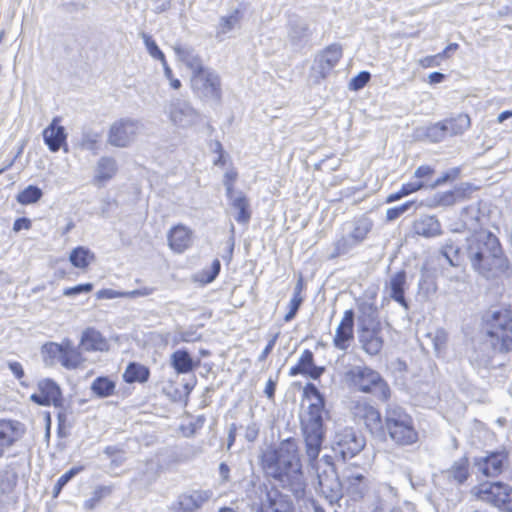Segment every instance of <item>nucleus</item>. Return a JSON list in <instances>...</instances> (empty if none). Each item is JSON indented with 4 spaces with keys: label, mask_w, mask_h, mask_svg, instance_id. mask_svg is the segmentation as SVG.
Instances as JSON below:
<instances>
[{
    "label": "nucleus",
    "mask_w": 512,
    "mask_h": 512,
    "mask_svg": "<svg viewBox=\"0 0 512 512\" xmlns=\"http://www.w3.org/2000/svg\"><path fill=\"white\" fill-rule=\"evenodd\" d=\"M478 212L475 209H464L461 213V228L472 232L466 239V255L472 269L485 279L509 277L511 265L505 256L498 237L487 229L480 228Z\"/></svg>",
    "instance_id": "1"
},
{
    "label": "nucleus",
    "mask_w": 512,
    "mask_h": 512,
    "mask_svg": "<svg viewBox=\"0 0 512 512\" xmlns=\"http://www.w3.org/2000/svg\"><path fill=\"white\" fill-rule=\"evenodd\" d=\"M302 432L305 441V454L309 466L317 475L316 490L330 503L342 496V483L328 455L319 458L324 440L322 404H310L307 413L303 416Z\"/></svg>",
    "instance_id": "2"
},
{
    "label": "nucleus",
    "mask_w": 512,
    "mask_h": 512,
    "mask_svg": "<svg viewBox=\"0 0 512 512\" xmlns=\"http://www.w3.org/2000/svg\"><path fill=\"white\" fill-rule=\"evenodd\" d=\"M262 466L265 473L290 490L296 497H302L305 481L297 441L287 438L274 448L264 452Z\"/></svg>",
    "instance_id": "3"
},
{
    "label": "nucleus",
    "mask_w": 512,
    "mask_h": 512,
    "mask_svg": "<svg viewBox=\"0 0 512 512\" xmlns=\"http://www.w3.org/2000/svg\"><path fill=\"white\" fill-rule=\"evenodd\" d=\"M345 381L357 391L372 394L381 401H388L391 390L382 376L368 366L355 365L345 372Z\"/></svg>",
    "instance_id": "4"
},
{
    "label": "nucleus",
    "mask_w": 512,
    "mask_h": 512,
    "mask_svg": "<svg viewBox=\"0 0 512 512\" xmlns=\"http://www.w3.org/2000/svg\"><path fill=\"white\" fill-rule=\"evenodd\" d=\"M484 329L492 348L498 352L512 351V314L507 309L488 311Z\"/></svg>",
    "instance_id": "5"
},
{
    "label": "nucleus",
    "mask_w": 512,
    "mask_h": 512,
    "mask_svg": "<svg viewBox=\"0 0 512 512\" xmlns=\"http://www.w3.org/2000/svg\"><path fill=\"white\" fill-rule=\"evenodd\" d=\"M398 446L413 445L418 441V432L413 418L399 406H388L384 415V430Z\"/></svg>",
    "instance_id": "6"
},
{
    "label": "nucleus",
    "mask_w": 512,
    "mask_h": 512,
    "mask_svg": "<svg viewBox=\"0 0 512 512\" xmlns=\"http://www.w3.org/2000/svg\"><path fill=\"white\" fill-rule=\"evenodd\" d=\"M373 226L372 219L365 215L344 223L340 237L333 243L330 258L346 255L361 245L367 239Z\"/></svg>",
    "instance_id": "7"
},
{
    "label": "nucleus",
    "mask_w": 512,
    "mask_h": 512,
    "mask_svg": "<svg viewBox=\"0 0 512 512\" xmlns=\"http://www.w3.org/2000/svg\"><path fill=\"white\" fill-rule=\"evenodd\" d=\"M191 89L200 99L206 101H219L221 98V80L212 69L205 67L191 75Z\"/></svg>",
    "instance_id": "8"
},
{
    "label": "nucleus",
    "mask_w": 512,
    "mask_h": 512,
    "mask_svg": "<svg viewBox=\"0 0 512 512\" xmlns=\"http://www.w3.org/2000/svg\"><path fill=\"white\" fill-rule=\"evenodd\" d=\"M477 497L502 512H512V487L502 482L483 483L478 486Z\"/></svg>",
    "instance_id": "9"
},
{
    "label": "nucleus",
    "mask_w": 512,
    "mask_h": 512,
    "mask_svg": "<svg viewBox=\"0 0 512 512\" xmlns=\"http://www.w3.org/2000/svg\"><path fill=\"white\" fill-rule=\"evenodd\" d=\"M142 130L140 121L132 118H121L110 126L107 142L118 148L128 147Z\"/></svg>",
    "instance_id": "10"
},
{
    "label": "nucleus",
    "mask_w": 512,
    "mask_h": 512,
    "mask_svg": "<svg viewBox=\"0 0 512 512\" xmlns=\"http://www.w3.org/2000/svg\"><path fill=\"white\" fill-rule=\"evenodd\" d=\"M166 114L174 126L182 129L191 128L201 121L200 113L191 103L180 98L169 102Z\"/></svg>",
    "instance_id": "11"
},
{
    "label": "nucleus",
    "mask_w": 512,
    "mask_h": 512,
    "mask_svg": "<svg viewBox=\"0 0 512 512\" xmlns=\"http://www.w3.org/2000/svg\"><path fill=\"white\" fill-rule=\"evenodd\" d=\"M364 446L365 439L362 436L351 428H345L336 434L333 449L346 460L357 455Z\"/></svg>",
    "instance_id": "12"
},
{
    "label": "nucleus",
    "mask_w": 512,
    "mask_h": 512,
    "mask_svg": "<svg viewBox=\"0 0 512 512\" xmlns=\"http://www.w3.org/2000/svg\"><path fill=\"white\" fill-rule=\"evenodd\" d=\"M342 54V47L339 44H332L317 55L312 68L317 82L325 79L331 73Z\"/></svg>",
    "instance_id": "13"
},
{
    "label": "nucleus",
    "mask_w": 512,
    "mask_h": 512,
    "mask_svg": "<svg viewBox=\"0 0 512 512\" xmlns=\"http://www.w3.org/2000/svg\"><path fill=\"white\" fill-rule=\"evenodd\" d=\"M25 433V426L11 419H0V458L5 451L18 442Z\"/></svg>",
    "instance_id": "14"
},
{
    "label": "nucleus",
    "mask_w": 512,
    "mask_h": 512,
    "mask_svg": "<svg viewBox=\"0 0 512 512\" xmlns=\"http://www.w3.org/2000/svg\"><path fill=\"white\" fill-rule=\"evenodd\" d=\"M354 327V312L353 310H346L344 315L336 328L335 335L333 338L334 346L341 350L345 351L350 346V342L354 338L353 333Z\"/></svg>",
    "instance_id": "15"
},
{
    "label": "nucleus",
    "mask_w": 512,
    "mask_h": 512,
    "mask_svg": "<svg viewBox=\"0 0 512 512\" xmlns=\"http://www.w3.org/2000/svg\"><path fill=\"white\" fill-rule=\"evenodd\" d=\"M59 123L60 118L54 117L49 126L43 131L44 142L52 152H57L61 147H64V150L67 151V134L65 128Z\"/></svg>",
    "instance_id": "16"
},
{
    "label": "nucleus",
    "mask_w": 512,
    "mask_h": 512,
    "mask_svg": "<svg viewBox=\"0 0 512 512\" xmlns=\"http://www.w3.org/2000/svg\"><path fill=\"white\" fill-rule=\"evenodd\" d=\"M412 231L418 236L429 239L440 236L442 227L436 216L421 215L413 221Z\"/></svg>",
    "instance_id": "17"
},
{
    "label": "nucleus",
    "mask_w": 512,
    "mask_h": 512,
    "mask_svg": "<svg viewBox=\"0 0 512 512\" xmlns=\"http://www.w3.org/2000/svg\"><path fill=\"white\" fill-rule=\"evenodd\" d=\"M80 347L87 352H106L110 345L101 332L89 327L82 332Z\"/></svg>",
    "instance_id": "18"
},
{
    "label": "nucleus",
    "mask_w": 512,
    "mask_h": 512,
    "mask_svg": "<svg viewBox=\"0 0 512 512\" xmlns=\"http://www.w3.org/2000/svg\"><path fill=\"white\" fill-rule=\"evenodd\" d=\"M192 230L184 225H176L168 233L169 247L176 253H182L191 246Z\"/></svg>",
    "instance_id": "19"
},
{
    "label": "nucleus",
    "mask_w": 512,
    "mask_h": 512,
    "mask_svg": "<svg viewBox=\"0 0 512 512\" xmlns=\"http://www.w3.org/2000/svg\"><path fill=\"white\" fill-rule=\"evenodd\" d=\"M117 171V162L113 157H101L95 166L93 184L97 186L104 185L116 175Z\"/></svg>",
    "instance_id": "20"
},
{
    "label": "nucleus",
    "mask_w": 512,
    "mask_h": 512,
    "mask_svg": "<svg viewBox=\"0 0 512 512\" xmlns=\"http://www.w3.org/2000/svg\"><path fill=\"white\" fill-rule=\"evenodd\" d=\"M210 490H195L179 496V508L182 512H193L201 508L211 497Z\"/></svg>",
    "instance_id": "21"
},
{
    "label": "nucleus",
    "mask_w": 512,
    "mask_h": 512,
    "mask_svg": "<svg viewBox=\"0 0 512 512\" xmlns=\"http://www.w3.org/2000/svg\"><path fill=\"white\" fill-rule=\"evenodd\" d=\"M173 50L177 56V59L183 62L192 72V74L204 69L201 57L195 52V50L182 44H175Z\"/></svg>",
    "instance_id": "22"
},
{
    "label": "nucleus",
    "mask_w": 512,
    "mask_h": 512,
    "mask_svg": "<svg viewBox=\"0 0 512 512\" xmlns=\"http://www.w3.org/2000/svg\"><path fill=\"white\" fill-rule=\"evenodd\" d=\"M504 455L501 453H492L486 457L477 458L475 466L487 477H495L502 471Z\"/></svg>",
    "instance_id": "23"
},
{
    "label": "nucleus",
    "mask_w": 512,
    "mask_h": 512,
    "mask_svg": "<svg viewBox=\"0 0 512 512\" xmlns=\"http://www.w3.org/2000/svg\"><path fill=\"white\" fill-rule=\"evenodd\" d=\"M359 342L363 350L372 356L377 355L383 347V340L379 335V328L360 330Z\"/></svg>",
    "instance_id": "24"
},
{
    "label": "nucleus",
    "mask_w": 512,
    "mask_h": 512,
    "mask_svg": "<svg viewBox=\"0 0 512 512\" xmlns=\"http://www.w3.org/2000/svg\"><path fill=\"white\" fill-rule=\"evenodd\" d=\"M312 32L309 25L303 20H296L290 24L288 39L292 45L303 47L310 39Z\"/></svg>",
    "instance_id": "25"
},
{
    "label": "nucleus",
    "mask_w": 512,
    "mask_h": 512,
    "mask_svg": "<svg viewBox=\"0 0 512 512\" xmlns=\"http://www.w3.org/2000/svg\"><path fill=\"white\" fill-rule=\"evenodd\" d=\"M406 285V273L399 271L391 276L389 281V296L402 305L404 308H408V304L404 297Z\"/></svg>",
    "instance_id": "26"
},
{
    "label": "nucleus",
    "mask_w": 512,
    "mask_h": 512,
    "mask_svg": "<svg viewBox=\"0 0 512 512\" xmlns=\"http://www.w3.org/2000/svg\"><path fill=\"white\" fill-rule=\"evenodd\" d=\"M227 197L230 199L231 206L237 210L236 221L241 224H247L251 218V212L249 210V201L244 193L238 191Z\"/></svg>",
    "instance_id": "27"
},
{
    "label": "nucleus",
    "mask_w": 512,
    "mask_h": 512,
    "mask_svg": "<svg viewBox=\"0 0 512 512\" xmlns=\"http://www.w3.org/2000/svg\"><path fill=\"white\" fill-rule=\"evenodd\" d=\"M358 325L360 330H368L379 328V322L377 320L376 308L367 303H362L359 306Z\"/></svg>",
    "instance_id": "28"
},
{
    "label": "nucleus",
    "mask_w": 512,
    "mask_h": 512,
    "mask_svg": "<svg viewBox=\"0 0 512 512\" xmlns=\"http://www.w3.org/2000/svg\"><path fill=\"white\" fill-rule=\"evenodd\" d=\"M171 366L178 374H186L191 372L195 364L189 352L184 349L176 350L170 357Z\"/></svg>",
    "instance_id": "29"
},
{
    "label": "nucleus",
    "mask_w": 512,
    "mask_h": 512,
    "mask_svg": "<svg viewBox=\"0 0 512 512\" xmlns=\"http://www.w3.org/2000/svg\"><path fill=\"white\" fill-rule=\"evenodd\" d=\"M443 124L446 126L447 136H456L463 134L471 126L470 117L467 114H458L456 117L445 119Z\"/></svg>",
    "instance_id": "30"
},
{
    "label": "nucleus",
    "mask_w": 512,
    "mask_h": 512,
    "mask_svg": "<svg viewBox=\"0 0 512 512\" xmlns=\"http://www.w3.org/2000/svg\"><path fill=\"white\" fill-rule=\"evenodd\" d=\"M344 485L354 498H362L367 488L366 479L361 473L345 476Z\"/></svg>",
    "instance_id": "31"
},
{
    "label": "nucleus",
    "mask_w": 512,
    "mask_h": 512,
    "mask_svg": "<svg viewBox=\"0 0 512 512\" xmlns=\"http://www.w3.org/2000/svg\"><path fill=\"white\" fill-rule=\"evenodd\" d=\"M94 259V253L83 246L74 248L69 255V261L71 264L79 269H86Z\"/></svg>",
    "instance_id": "32"
},
{
    "label": "nucleus",
    "mask_w": 512,
    "mask_h": 512,
    "mask_svg": "<svg viewBox=\"0 0 512 512\" xmlns=\"http://www.w3.org/2000/svg\"><path fill=\"white\" fill-rule=\"evenodd\" d=\"M267 500V512H293V504L287 496L275 491L267 494Z\"/></svg>",
    "instance_id": "33"
},
{
    "label": "nucleus",
    "mask_w": 512,
    "mask_h": 512,
    "mask_svg": "<svg viewBox=\"0 0 512 512\" xmlns=\"http://www.w3.org/2000/svg\"><path fill=\"white\" fill-rule=\"evenodd\" d=\"M149 375L150 371L146 366L133 362L127 366L123 378L127 383H144L148 380Z\"/></svg>",
    "instance_id": "34"
},
{
    "label": "nucleus",
    "mask_w": 512,
    "mask_h": 512,
    "mask_svg": "<svg viewBox=\"0 0 512 512\" xmlns=\"http://www.w3.org/2000/svg\"><path fill=\"white\" fill-rule=\"evenodd\" d=\"M239 22L240 15L238 10H234L229 15L221 17L216 29V38L223 40L228 33L239 25Z\"/></svg>",
    "instance_id": "35"
},
{
    "label": "nucleus",
    "mask_w": 512,
    "mask_h": 512,
    "mask_svg": "<svg viewBox=\"0 0 512 512\" xmlns=\"http://www.w3.org/2000/svg\"><path fill=\"white\" fill-rule=\"evenodd\" d=\"M298 363L300 368H302L304 371L305 375L310 376L312 379L319 378L324 372L323 367L314 365L313 353L308 349L302 352Z\"/></svg>",
    "instance_id": "36"
},
{
    "label": "nucleus",
    "mask_w": 512,
    "mask_h": 512,
    "mask_svg": "<svg viewBox=\"0 0 512 512\" xmlns=\"http://www.w3.org/2000/svg\"><path fill=\"white\" fill-rule=\"evenodd\" d=\"M91 390L100 398L113 395L115 390V382L108 377H98L91 384Z\"/></svg>",
    "instance_id": "37"
},
{
    "label": "nucleus",
    "mask_w": 512,
    "mask_h": 512,
    "mask_svg": "<svg viewBox=\"0 0 512 512\" xmlns=\"http://www.w3.org/2000/svg\"><path fill=\"white\" fill-rule=\"evenodd\" d=\"M38 388L55 406L59 405L61 401V390L54 381L51 379L41 380L38 384Z\"/></svg>",
    "instance_id": "38"
},
{
    "label": "nucleus",
    "mask_w": 512,
    "mask_h": 512,
    "mask_svg": "<svg viewBox=\"0 0 512 512\" xmlns=\"http://www.w3.org/2000/svg\"><path fill=\"white\" fill-rule=\"evenodd\" d=\"M362 421L372 434L382 433L384 430L381 414L375 407H372Z\"/></svg>",
    "instance_id": "39"
},
{
    "label": "nucleus",
    "mask_w": 512,
    "mask_h": 512,
    "mask_svg": "<svg viewBox=\"0 0 512 512\" xmlns=\"http://www.w3.org/2000/svg\"><path fill=\"white\" fill-rule=\"evenodd\" d=\"M112 491V486H97L93 490L92 496L84 502V508L87 510L94 509L102 499L111 495Z\"/></svg>",
    "instance_id": "40"
},
{
    "label": "nucleus",
    "mask_w": 512,
    "mask_h": 512,
    "mask_svg": "<svg viewBox=\"0 0 512 512\" xmlns=\"http://www.w3.org/2000/svg\"><path fill=\"white\" fill-rule=\"evenodd\" d=\"M424 187V183L421 181H413L402 185L401 189L395 193L388 195L386 202L392 203L400 200L401 198L416 192Z\"/></svg>",
    "instance_id": "41"
},
{
    "label": "nucleus",
    "mask_w": 512,
    "mask_h": 512,
    "mask_svg": "<svg viewBox=\"0 0 512 512\" xmlns=\"http://www.w3.org/2000/svg\"><path fill=\"white\" fill-rule=\"evenodd\" d=\"M42 195L43 193L40 188L34 185H29L17 195L16 199L20 204L28 205L36 203Z\"/></svg>",
    "instance_id": "42"
},
{
    "label": "nucleus",
    "mask_w": 512,
    "mask_h": 512,
    "mask_svg": "<svg viewBox=\"0 0 512 512\" xmlns=\"http://www.w3.org/2000/svg\"><path fill=\"white\" fill-rule=\"evenodd\" d=\"M459 484H462L468 477V460L463 457L455 461L453 466L448 471Z\"/></svg>",
    "instance_id": "43"
},
{
    "label": "nucleus",
    "mask_w": 512,
    "mask_h": 512,
    "mask_svg": "<svg viewBox=\"0 0 512 512\" xmlns=\"http://www.w3.org/2000/svg\"><path fill=\"white\" fill-rule=\"evenodd\" d=\"M59 362L68 369L77 368L81 362L80 353L72 347H64Z\"/></svg>",
    "instance_id": "44"
},
{
    "label": "nucleus",
    "mask_w": 512,
    "mask_h": 512,
    "mask_svg": "<svg viewBox=\"0 0 512 512\" xmlns=\"http://www.w3.org/2000/svg\"><path fill=\"white\" fill-rule=\"evenodd\" d=\"M64 347L57 343H47L42 348L44 360L47 364L52 365L55 360L60 361L61 355H63Z\"/></svg>",
    "instance_id": "45"
},
{
    "label": "nucleus",
    "mask_w": 512,
    "mask_h": 512,
    "mask_svg": "<svg viewBox=\"0 0 512 512\" xmlns=\"http://www.w3.org/2000/svg\"><path fill=\"white\" fill-rule=\"evenodd\" d=\"M372 407L373 406L363 398L352 400L349 405L352 415L358 420H363Z\"/></svg>",
    "instance_id": "46"
},
{
    "label": "nucleus",
    "mask_w": 512,
    "mask_h": 512,
    "mask_svg": "<svg viewBox=\"0 0 512 512\" xmlns=\"http://www.w3.org/2000/svg\"><path fill=\"white\" fill-rule=\"evenodd\" d=\"M446 126L443 124V121L437 122L428 126L425 129L424 136L431 142L437 143L442 141L446 136Z\"/></svg>",
    "instance_id": "47"
},
{
    "label": "nucleus",
    "mask_w": 512,
    "mask_h": 512,
    "mask_svg": "<svg viewBox=\"0 0 512 512\" xmlns=\"http://www.w3.org/2000/svg\"><path fill=\"white\" fill-rule=\"evenodd\" d=\"M141 37L150 56L154 59L160 60L162 64H165V55L160 50L153 38L146 33H142Z\"/></svg>",
    "instance_id": "48"
},
{
    "label": "nucleus",
    "mask_w": 512,
    "mask_h": 512,
    "mask_svg": "<svg viewBox=\"0 0 512 512\" xmlns=\"http://www.w3.org/2000/svg\"><path fill=\"white\" fill-rule=\"evenodd\" d=\"M83 470V467L82 466H79V467H72L71 469H69L67 472H65L62 476L59 477V479L57 480L54 488H53V497H57L61 490L63 489V487L73 478L75 477L78 473H80L81 471Z\"/></svg>",
    "instance_id": "49"
},
{
    "label": "nucleus",
    "mask_w": 512,
    "mask_h": 512,
    "mask_svg": "<svg viewBox=\"0 0 512 512\" xmlns=\"http://www.w3.org/2000/svg\"><path fill=\"white\" fill-rule=\"evenodd\" d=\"M221 269V263L218 259L213 260L208 268H204L198 276V280L208 284L215 280Z\"/></svg>",
    "instance_id": "50"
},
{
    "label": "nucleus",
    "mask_w": 512,
    "mask_h": 512,
    "mask_svg": "<svg viewBox=\"0 0 512 512\" xmlns=\"http://www.w3.org/2000/svg\"><path fill=\"white\" fill-rule=\"evenodd\" d=\"M441 254L446 258L451 266L458 265L459 248L453 241L448 240L441 248Z\"/></svg>",
    "instance_id": "51"
},
{
    "label": "nucleus",
    "mask_w": 512,
    "mask_h": 512,
    "mask_svg": "<svg viewBox=\"0 0 512 512\" xmlns=\"http://www.w3.org/2000/svg\"><path fill=\"white\" fill-rule=\"evenodd\" d=\"M431 338L436 353H442L446 347L448 339L446 331L443 329H437L434 333L431 334Z\"/></svg>",
    "instance_id": "52"
},
{
    "label": "nucleus",
    "mask_w": 512,
    "mask_h": 512,
    "mask_svg": "<svg viewBox=\"0 0 512 512\" xmlns=\"http://www.w3.org/2000/svg\"><path fill=\"white\" fill-rule=\"evenodd\" d=\"M100 135L94 131H85L81 139V147L87 150H95L99 142Z\"/></svg>",
    "instance_id": "53"
},
{
    "label": "nucleus",
    "mask_w": 512,
    "mask_h": 512,
    "mask_svg": "<svg viewBox=\"0 0 512 512\" xmlns=\"http://www.w3.org/2000/svg\"><path fill=\"white\" fill-rule=\"evenodd\" d=\"M413 204H414L413 201H408L400 206L387 209V211H386L387 221L396 220L402 214H404L406 211H408Z\"/></svg>",
    "instance_id": "54"
},
{
    "label": "nucleus",
    "mask_w": 512,
    "mask_h": 512,
    "mask_svg": "<svg viewBox=\"0 0 512 512\" xmlns=\"http://www.w3.org/2000/svg\"><path fill=\"white\" fill-rule=\"evenodd\" d=\"M370 80V73L367 71H362L358 73L357 76L353 77L349 83V88L351 90L357 91L362 89Z\"/></svg>",
    "instance_id": "55"
},
{
    "label": "nucleus",
    "mask_w": 512,
    "mask_h": 512,
    "mask_svg": "<svg viewBox=\"0 0 512 512\" xmlns=\"http://www.w3.org/2000/svg\"><path fill=\"white\" fill-rule=\"evenodd\" d=\"M303 302V297L302 296H297V295H293V297L291 298V300L289 301V311L288 313L284 316V321L285 322H290L296 315L299 307L301 306Z\"/></svg>",
    "instance_id": "56"
},
{
    "label": "nucleus",
    "mask_w": 512,
    "mask_h": 512,
    "mask_svg": "<svg viewBox=\"0 0 512 512\" xmlns=\"http://www.w3.org/2000/svg\"><path fill=\"white\" fill-rule=\"evenodd\" d=\"M93 289V285L91 283L79 284L74 287L66 288L63 291V295L65 296H75L81 293H89Z\"/></svg>",
    "instance_id": "57"
},
{
    "label": "nucleus",
    "mask_w": 512,
    "mask_h": 512,
    "mask_svg": "<svg viewBox=\"0 0 512 512\" xmlns=\"http://www.w3.org/2000/svg\"><path fill=\"white\" fill-rule=\"evenodd\" d=\"M459 173H460L459 168H457V167L451 168L450 170L443 173V175L435 181V183L433 184V187L440 186L448 181H452V180L456 179L458 177Z\"/></svg>",
    "instance_id": "58"
},
{
    "label": "nucleus",
    "mask_w": 512,
    "mask_h": 512,
    "mask_svg": "<svg viewBox=\"0 0 512 512\" xmlns=\"http://www.w3.org/2000/svg\"><path fill=\"white\" fill-rule=\"evenodd\" d=\"M96 296L98 299L125 298V292L116 291L113 289H102L97 292Z\"/></svg>",
    "instance_id": "59"
},
{
    "label": "nucleus",
    "mask_w": 512,
    "mask_h": 512,
    "mask_svg": "<svg viewBox=\"0 0 512 512\" xmlns=\"http://www.w3.org/2000/svg\"><path fill=\"white\" fill-rule=\"evenodd\" d=\"M155 288L153 287H142L140 289H135L132 291H125V298H137V297H146L153 294Z\"/></svg>",
    "instance_id": "60"
},
{
    "label": "nucleus",
    "mask_w": 512,
    "mask_h": 512,
    "mask_svg": "<svg viewBox=\"0 0 512 512\" xmlns=\"http://www.w3.org/2000/svg\"><path fill=\"white\" fill-rule=\"evenodd\" d=\"M236 177H237V174L234 171H228V172L225 173V176H224V186L226 188V195L227 196H231L232 193H234L233 182L235 181Z\"/></svg>",
    "instance_id": "61"
},
{
    "label": "nucleus",
    "mask_w": 512,
    "mask_h": 512,
    "mask_svg": "<svg viewBox=\"0 0 512 512\" xmlns=\"http://www.w3.org/2000/svg\"><path fill=\"white\" fill-rule=\"evenodd\" d=\"M164 68V75L169 80L170 86L178 90L181 87V81L179 79L173 78L172 70L168 66L167 62L165 61V64H162Z\"/></svg>",
    "instance_id": "62"
},
{
    "label": "nucleus",
    "mask_w": 512,
    "mask_h": 512,
    "mask_svg": "<svg viewBox=\"0 0 512 512\" xmlns=\"http://www.w3.org/2000/svg\"><path fill=\"white\" fill-rule=\"evenodd\" d=\"M456 202V193L454 191L444 192L439 195L438 203L440 205L449 206Z\"/></svg>",
    "instance_id": "63"
},
{
    "label": "nucleus",
    "mask_w": 512,
    "mask_h": 512,
    "mask_svg": "<svg viewBox=\"0 0 512 512\" xmlns=\"http://www.w3.org/2000/svg\"><path fill=\"white\" fill-rule=\"evenodd\" d=\"M258 434H259V427L255 423H252L246 427L245 438L249 442L255 441L256 438L258 437Z\"/></svg>",
    "instance_id": "64"
}]
</instances>
